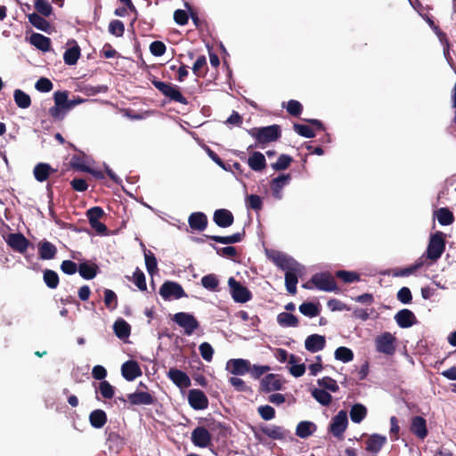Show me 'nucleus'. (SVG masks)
Segmentation results:
<instances>
[{"label": "nucleus", "mask_w": 456, "mask_h": 456, "mask_svg": "<svg viewBox=\"0 0 456 456\" xmlns=\"http://www.w3.org/2000/svg\"><path fill=\"white\" fill-rule=\"evenodd\" d=\"M248 134L256 139L257 144L262 147L269 142H276L281 136V130L279 125H271L263 127H254Z\"/></svg>", "instance_id": "obj_1"}, {"label": "nucleus", "mask_w": 456, "mask_h": 456, "mask_svg": "<svg viewBox=\"0 0 456 456\" xmlns=\"http://www.w3.org/2000/svg\"><path fill=\"white\" fill-rule=\"evenodd\" d=\"M445 249L444 234L442 232H436L430 236L426 256L428 259L436 262Z\"/></svg>", "instance_id": "obj_2"}, {"label": "nucleus", "mask_w": 456, "mask_h": 456, "mask_svg": "<svg viewBox=\"0 0 456 456\" xmlns=\"http://www.w3.org/2000/svg\"><path fill=\"white\" fill-rule=\"evenodd\" d=\"M151 83L162 94L169 98L170 101L184 105L188 103L187 99L180 92L177 86L172 85L171 83L159 81L156 78L151 80Z\"/></svg>", "instance_id": "obj_3"}, {"label": "nucleus", "mask_w": 456, "mask_h": 456, "mask_svg": "<svg viewBox=\"0 0 456 456\" xmlns=\"http://www.w3.org/2000/svg\"><path fill=\"white\" fill-rule=\"evenodd\" d=\"M172 320L183 329L186 336H191L200 328V322L196 317L185 312H179L173 315Z\"/></svg>", "instance_id": "obj_4"}, {"label": "nucleus", "mask_w": 456, "mask_h": 456, "mask_svg": "<svg viewBox=\"0 0 456 456\" xmlns=\"http://www.w3.org/2000/svg\"><path fill=\"white\" fill-rule=\"evenodd\" d=\"M228 286L234 302L243 304L252 299L251 291L233 277L228 279Z\"/></svg>", "instance_id": "obj_5"}, {"label": "nucleus", "mask_w": 456, "mask_h": 456, "mask_svg": "<svg viewBox=\"0 0 456 456\" xmlns=\"http://www.w3.org/2000/svg\"><path fill=\"white\" fill-rule=\"evenodd\" d=\"M310 282H312L316 289L322 291L337 292L338 290L334 277L329 273H319L314 274L310 279Z\"/></svg>", "instance_id": "obj_6"}, {"label": "nucleus", "mask_w": 456, "mask_h": 456, "mask_svg": "<svg viewBox=\"0 0 456 456\" xmlns=\"http://www.w3.org/2000/svg\"><path fill=\"white\" fill-rule=\"evenodd\" d=\"M348 426L347 413L346 411H339L330 421L329 432L338 440L344 438V433Z\"/></svg>", "instance_id": "obj_7"}, {"label": "nucleus", "mask_w": 456, "mask_h": 456, "mask_svg": "<svg viewBox=\"0 0 456 456\" xmlns=\"http://www.w3.org/2000/svg\"><path fill=\"white\" fill-rule=\"evenodd\" d=\"M159 295L165 300H170L171 298L179 299L187 297L183 287L179 283L171 281H167L161 285Z\"/></svg>", "instance_id": "obj_8"}, {"label": "nucleus", "mask_w": 456, "mask_h": 456, "mask_svg": "<svg viewBox=\"0 0 456 456\" xmlns=\"http://www.w3.org/2000/svg\"><path fill=\"white\" fill-rule=\"evenodd\" d=\"M376 349L379 353L391 355L395 351V338L389 332H384L375 340Z\"/></svg>", "instance_id": "obj_9"}, {"label": "nucleus", "mask_w": 456, "mask_h": 456, "mask_svg": "<svg viewBox=\"0 0 456 456\" xmlns=\"http://www.w3.org/2000/svg\"><path fill=\"white\" fill-rule=\"evenodd\" d=\"M5 242L12 250L20 254H24L30 246V241L20 232L9 233Z\"/></svg>", "instance_id": "obj_10"}, {"label": "nucleus", "mask_w": 456, "mask_h": 456, "mask_svg": "<svg viewBox=\"0 0 456 456\" xmlns=\"http://www.w3.org/2000/svg\"><path fill=\"white\" fill-rule=\"evenodd\" d=\"M188 402L190 406L196 411L205 410L208 407V399L200 389H191L188 392Z\"/></svg>", "instance_id": "obj_11"}, {"label": "nucleus", "mask_w": 456, "mask_h": 456, "mask_svg": "<svg viewBox=\"0 0 456 456\" xmlns=\"http://www.w3.org/2000/svg\"><path fill=\"white\" fill-rule=\"evenodd\" d=\"M192 444L200 448H206L211 444L212 436L204 427H197L191 432Z\"/></svg>", "instance_id": "obj_12"}, {"label": "nucleus", "mask_w": 456, "mask_h": 456, "mask_svg": "<svg viewBox=\"0 0 456 456\" xmlns=\"http://www.w3.org/2000/svg\"><path fill=\"white\" fill-rule=\"evenodd\" d=\"M269 258L281 269L288 271L300 265L292 257L280 251H273Z\"/></svg>", "instance_id": "obj_13"}, {"label": "nucleus", "mask_w": 456, "mask_h": 456, "mask_svg": "<svg viewBox=\"0 0 456 456\" xmlns=\"http://www.w3.org/2000/svg\"><path fill=\"white\" fill-rule=\"evenodd\" d=\"M127 401L131 405H151L156 402V398L151 394L136 390L127 395Z\"/></svg>", "instance_id": "obj_14"}, {"label": "nucleus", "mask_w": 456, "mask_h": 456, "mask_svg": "<svg viewBox=\"0 0 456 456\" xmlns=\"http://www.w3.org/2000/svg\"><path fill=\"white\" fill-rule=\"evenodd\" d=\"M261 431L266 436L273 440H286L292 439V436L289 430L280 426H265L261 428Z\"/></svg>", "instance_id": "obj_15"}, {"label": "nucleus", "mask_w": 456, "mask_h": 456, "mask_svg": "<svg viewBox=\"0 0 456 456\" xmlns=\"http://www.w3.org/2000/svg\"><path fill=\"white\" fill-rule=\"evenodd\" d=\"M410 431L419 439L424 440L428 435L427 420L421 416L412 417L410 425Z\"/></svg>", "instance_id": "obj_16"}, {"label": "nucleus", "mask_w": 456, "mask_h": 456, "mask_svg": "<svg viewBox=\"0 0 456 456\" xmlns=\"http://www.w3.org/2000/svg\"><path fill=\"white\" fill-rule=\"evenodd\" d=\"M167 378L178 387L187 388L191 386L189 376L176 368H170L167 373Z\"/></svg>", "instance_id": "obj_17"}, {"label": "nucleus", "mask_w": 456, "mask_h": 456, "mask_svg": "<svg viewBox=\"0 0 456 456\" xmlns=\"http://www.w3.org/2000/svg\"><path fill=\"white\" fill-rule=\"evenodd\" d=\"M282 388V382L277 374H267L260 382V390L265 393L278 391Z\"/></svg>", "instance_id": "obj_18"}, {"label": "nucleus", "mask_w": 456, "mask_h": 456, "mask_svg": "<svg viewBox=\"0 0 456 456\" xmlns=\"http://www.w3.org/2000/svg\"><path fill=\"white\" fill-rule=\"evenodd\" d=\"M227 369L233 375L242 376L250 370V362L246 359H231L227 362Z\"/></svg>", "instance_id": "obj_19"}, {"label": "nucleus", "mask_w": 456, "mask_h": 456, "mask_svg": "<svg viewBox=\"0 0 456 456\" xmlns=\"http://www.w3.org/2000/svg\"><path fill=\"white\" fill-rule=\"evenodd\" d=\"M121 373L123 378L127 381H133L142 376V370L138 362L132 360L126 361L122 364Z\"/></svg>", "instance_id": "obj_20"}, {"label": "nucleus", "mask_w": 456, "mask_h": 456, "mask_svg": "<svg viewBox=\"0 0 456 456\" xmlns=\"http://www.w3.org/2000/svg\"><path fill=\"white\" fill-rule=\"evenodd\" d=\"M69 146L77 151V154H74L71 157L69 161L70 167L77 171L85 172L86 170H88V165L86 164L87 156L85 152L77 150V148L71 142H69Z\"/></svg>", "instance_id": "obj_21"}, {"label": "nucleus", "mask_w": 456, "mask_h": 456, "mask_svg": "<svg viewBox=\"0 0 456 456\" xmlns=\"http://www.w3.org/2000/svg\"><path fill=\"white\" fill-rule=\"evenodd\" d=\"M387 443V437L379 434H372L365 440V450L371 453H378Z\"/></svg>", "instance_id": "obj_22"}, {"label": "nucleus", "mask_w": 456, "mask_h": 456, "mask_svg": "<svg viewBox=\"0 0 456 456\" xmlns=\"http://www.w3.org/2000/svg\"><path fill=\"white\" fill-rule=\"evenodd\" d=\"M213 220L217 226L227 228L233 224L234 216L230 210L220 208L215 211Z\"/></svg>", "instance_id": "obj_23"}, {"label": "nucleus", "mask_w": 456, "mask_h": 456, "mask_svg": "<svg viewBox=\"0 0 456 456\" xmlns=\"http://www.w3.org/2000/svg\"><path fill=\"white\" fill-rule=\"evenodd\" d=\"M397 325L403 329L410 328L417 322L415 314L409 309H402L395 315Z\"/></svg>", "instance_id": "obj_24"}, {"label": "nucleus", "mask_w": 456, "mask_h": 456, "mask_svg": "<svg viewBox=\"0 0 456 456\" xmlns=\"http://www.w3.org/2000/svg\"><path fill=\"white\" fill-rule=\"evenodd\" d=\"M291 180L289 174H282L278 177L273 178L271 182V190L275 199L281 200L282 197L281 191Z\"/></svg>", "instance_id": "obj_25"}, {"label": "nucleus", "mask_w": 456, "mask_h": 456, "mask_svg": "<svg viewBox=\"0 0 456 456\" xmlns=\"http://www.w3.org/2000/svg\"><path fill=\"white\" fill-rule=\"evenodd\" d=\"M188 224L191 230L202 232L207 228L208 221L203 212H193L188 218Z\"/></svg>", "instance_id": "obj_26"}, {"label": "nucleus", "mask_w": 456, "mask_h": 456, "mask_svg": "<svg viewBox=\"0 0 456 456\" xmlns=\"http://www.w3.org/2000/svg\"><path fill=\"white\" fill-rule=\"evenodd\" d=\"M39 257L43 260H51L56 256L57 248L52 242L43 240L37 244Z\"/></svg>", "instance_id": "obj_27"}, {"label": "nucleus", "mask_w": 456, "mask_h": 456, "mask_svg": "<svg viewBox=\"0 0 456 456\" xmlns=\"http://www.w3.org/2000/svg\"><path fill=\"white\" fill-rule=\"evenodd\" d=\"M326 344L325 337L318 334H313L306 338L305 347L311 353H316L324 348Z\"/></svg>", "instance_id": "obj_28"}, {"label": "nucleus", "mask_w": 456, "mask_h": 456, "mask_svg": "<svg viewBox=\"0 0 456 456\" xmlns=\"http://www.w3.org/2000/svg\"><path fill=\"white\" fill-rule=\"evenodd\" d=\"M245 235L246 232L244 230H242L240 232H236L228 236L205 235V237L217 243L230 245L240 242L244 239Z\"/></svg>", "instance_id": "obj_29"}, {"label": "nucleus", "mask_w": 456, "mask_h": 456, "mask_svg": "<svg viewBox=\"0 0 456 456\" xmlns=\"http://www.w3.org/2000/svg\"><path fill=\"white\" fill-rule=\"evenodd\" d=\"M300 266H295L285 273V286L289 293L295 295L297 293V284L298 282V273Z\"/></svg>", "instance_id": "obj_30"}, {"label": "nucleus", "mask_w": 456, "mask_h": 456, "mask_svg": "<svg viewBox=\"0 0 456 456\" xmlns=\"http://www.w3.org/2000/svg\"><path fill=\"white\" fill-rule=\"evenodd\" d=\"M423 265L421 258L418 259L413 265L404 268H394L387 272V274H391L394 277H405L413 274Z\"/></svg>", "instance_id": "obj_31"}, {"label": "nucleus", "mask_w": 456, "mask_h": 456, "mask_svg": "<svg viewBox=\"0 0 456 456\" xmlns=\"http://www.w3.org/2000/svg\"><path fill=\"white\" fill-rule=\"evenodd\" d=\"M53 172H55V169L49 164L43 162L37 164L33 170L35 179L40 183L46 181Z\"/></svg>", "instance_id": "obj_32"}, {"label": "nucleus", "mask_w": 456, "mask_h": 456, "mask_svg": "<svg viewBox=\"0 0 456 456\" xmlns=\"http://www.w3.org/2000/svg\"><path fill=\"white\" fill-rule=\"evenodd\" d=\"M249 167L256 172L262 171L266 167V160L263 153L254 151L248 159Z\"/></svg>", "instance_id": "obj_33"}, {"label": "nucleus", "mask_w": 456, "mask_h": 456, "mask_svg": "<svg viewBox=\"0 0 456 456\" xmlns=\"http://www.w3.org/2000/svg\"><path fill=\"white\" fill-rule=\"evenodd\" d=\"M108 421V417L103 410L97 409L91 411L89 414V422L94 428H102Z\"/></svg>", "instance_id": "obj_34"}, {"label": "nucleus", "mask_w": 456, "mask_h": 456, "mask_svg": "<svg viewBox=\"0 0 456 456\" xmlns=\"http://www.w3.org/2000/svg\"><path fill=\"white\" fill-rule=\"evenodd\" d=\"M317 429L316 425L308 420L300 421L296 428V435L300 438H307Z\"/></svg>", "instance_id": "obj_35"}, {"label": "nucleus", "mask_w": 456, "mask_h": 456, "mask_svg": "<svg viewBox=\"0 0 456 456\" xmlns=\"http://www.w3.org/2000/svg\"><path fill=\"white\" fill-rule=\"evenodd\" d=\"M29 41L31 45L43 52H48L51 49V39L42 34L33 33Z\"/></svg>", "instance_id": "obj_36"}, {"label": "nucleus", "mask_w": 456, "mask_h": 456, "mask_svg": "<svg viewBox=\"0 0 456 456\" xmlns=\"http://www.w3.org/2000/svg\"><path fill=\"white\" fill-rule=\"evenodd\" d=\"M113 330L118 338L125 339L130 336L131 326L124 319L119 318L114 322Z\"/></svg>", "instance_id": "obj_37"}, {"label": "nucleus", "mask_w": 456, "mask_h": 456, "mask_svg": "<svg viewBox=\"0 0 456 456\" xmlns=\"http://www.w3.org/2000/svg\"><path fill=\"white\" fill-rule=\"evenodd\" d=\"M99 271V267L96 264H88L86 262L81 263L78 265V273L80 276L86 280L94 279Z\"/></svg>", "instance_id": "obj_38"}, {"label": "nucleus", "mask_w": 456, "mask_h": 456, "mask_svg": "<svg viewBox=\"0 0 456 456\" xmlns=\"http://www.w3.org/2000/svg\"><path fill=\"white\" fill-rule=\"evenodd\" d=\"M28 21L32 26L39 30L48 32L50 29V23L43 17V15L37 12L28 14Z\"/></svg>", "instance_id": "obj_39"}, {"label": "nucleus", "mask_w": 456, "mask_h": 456, "mask_svg": "<svg viewBox=\"0 0 456 456\" xmlns=\"http://www.w3.org/2000/svg\"><path fill=\"white\" fill-rule=\"evenodd\" d=\"M367 416V408L362 403H355L351 407L350 418L354 423H361Z\"/></svg>", "instance_id": "obj_40"}, {"label": "nucleus", "mask_w": 456, "mask_h": 456, "mask_svg": "<svg viewBox=\"0 0 456 456\" xmlns=\"http://www.w3.org/2000/svg\"><path fill=\"white\" fill-rule=\"evenodd\" d=\"M277 322L281 327H297L299 325L297 317L286 312L278 314Z\"/></svg>", "instance_id": "obj_41"}, {"label": "nucleus", "mask_w": 456, "mask_h": 456, "mask_svg": "<svg viewBox=\"0 0 456 456\" xmlns=\"http://www.w3.org/2000/svg\"><path fill=\"white\" fill-rule=\"evenodd\" d=\"M80 57V47L76 44L75 46L68 48L64 54L63 60L67 65H75Z\"/></svg>", "instance_id": "obj_42"}, {"label": "nucleus", "mask_w": 456, "mask_h": 456, "mask_svg": "<svg viewBox=\"0 0 456 456\" xmlns=\"http://www.w3.org/2000/svg\"><path fill=\"white\" fill-rule=\"evenodd\" d=\"M436 218L441 225H450L454 222L453 213L447 208H440L436 211Z\"/></svg>", "instance_id": "obj_43"}, {"label": "nucleus", "mask_w": 456, "mask_h": 456, "mask_svg": "<svg viewBox=\"0 0 456 456\" xmlns=\"http://www.w3.org/2000/svg\"><path fill=\"white\" fill-rule=\"evenodd\" d=\"M312 396L322 405L328 406L330 404L332 396L324 389L314 388L312 391Z\"/></svg>", "instance_id": "obj_44"}, {"label": "nucleus", "mask_w": 456, "mask_h": 456, "mask_svg": "<svg viewBox=\"0 0 456 456\" xmlns=\"http://www.w3.org/2000/svg\"><path fill=\"white\" fill-rule=\"evenodd\" d=\"M13 97L19 108L27 109L31 105L30 96L20 89L14 91Z\"/></svg>", "instance_id": "obj_45"}, {"label": "nucleus", "mask_w": 456, "mask_h": 456, "mask_svg": "<svg viewBox=\"0 0 456 456\" xmlns=\"http://www.w3.org/2000/svg\"><path fill=\"white\" fill-rule=\"evenodd\" d=\"M45 283L49 289H56L59 285V275L55 271L45 269L43 273Z\"/></svg>", "instance_id": "obj_46"}, {"label": "nucleus", "mask_w": 456, "mask_h": 456, "mask_svg": "<svg viewBox=\"0 0 456 456\" xmlns=\"http://www.w3.org/2000/svg\"><path fill=\"white\" fill-rule=\"evenodd\" d=\"M297 361H298V358L296 355H294V354L289 355V364H291L289 372L291 373V375H293L296 378H299V377L303 376L305 371V364L304 363L297 364Z\"/></svg>", "instance_id": "obj_47"}, {"label": "nucleus", "mask_w": 456, "mask_h": 456, "mask_svg": "<svg viewBox=\"0 0 456 456\" xmlns=\"http://www.w3.org/2000/svg\"><path fill=\"white\" fill-rule=\"evenodd\" d=\"M299 312L305 316L313 318L319 315L320 309L318 305L312 302H305L299 305Z\"/></svg>", "instance_id": "obj_48"}, {"label": "nucleus", "mask_w": 456, "mask_h": 456, "mask_svg": "<svg viewBox=\"0 0 456 456\" xmlns=\"http://www.w3.org/2000/svg\"><path fill=\"white\" fill-rule=\"evenodd\" d=\"M207 70V58L205 55H200L194 62L192 71L197 77H205Z\"/></svg>", "instance_id": "obj_49"}, {"label": "nucleus", "mask_w": 456, "mask_h": 456, "mask_svg": "<svg viewBox=\"0 0 456 456\" xmlns=\"http://www.w3.org/2000/svg\"><path fill=\"white\" fill-rule=\"evenodd\" d=\"M145 265L148 273L152 275L158 270V262L154 254L148 249H144Z\"/></svg>", "instance_id": "obj_50"}, {"label": "nucleus", "mask_w": 456, "mask_h": 456, "mask_svg": "<svg viewBox=\"0 0 456 456\" xmlns=\"http://www.w3.org/2000/svg\"><path fill=\"white\" fill-rule=\"evenodd\" d=\"M201 284L210 291H216L218 290L219 281L216 274L211 273L201 278Z\"/></svg>", "instance_id": "obj_51"}, {"label": "nucleus", "mask_w": 456, "mask_h": 456, "mask_svg": "<svg viewBox=\"0 0 456 456\" xmlns=\"http://www.w3.org/2000/svg\"><path fill=\"white\" fill-rule=\"evenodd\" d=\"M336 277L342 280L345 283H352L360 281L359 273L346 270L336 272Z\"/></svg>", "instance_id": "obj_52"}, {"label": "nucleus", "mask_w": 456, "mask_h": 456, "mask_svg": "<svg viewBox=\"0 0 456 456\" xmlns=\"http://www.w3.org/2000/svg\"><path fill=\"white\" fill-rule=\"evenodd\" d=\"M335 358L343 362H348L354 359V353L348 347L339 346L335 351Z\"/></svg>", "instance_id": "obj_53"}, {"label": "nucleus", "mask_w": 456, "mask_h": 456, "mask_svg": "<svg viewBox=\"0 0 456 456\" xmlns=\"http://www.w3.org/2000/svg\"><path fill=\"white\" fill-rule=\"evenodd\" d=\"M104 305L105 306L112 311L118 307V297L116 293L109 289L104 290Z\"/></svg>", "instance_id": "obj_54"}, {"label": "nucleus", "mask_w": 456, "mask_h": 456, "mask_svg": "<svg viewBox=\"0 0 456 456\" xmlns=\"http://www.w3.org/2000/svg\"><path fill=\"white\" fill-rule=\"evenodd\" d=\"M317 384L321 387H323L324 390L327 389L333 393H336L339 390V387L337 384V381L330 377H323L322 379H319L317 380Z\"/></svg>", "instance_id": "obj_55"}, {"label": "nucleus", "mask_w": 456, "mask_h": 456, "mask_svg": "<svg viewBox=\"0 0 456 456\" xmlns=\"http://www.w3.org/2000/svg\"><path fill=\"white\" fill-rule=\"evenodd\" d=\"M35 9L37 13L41 14L45 17L51 15L53 7L47 0H37L35 2Z\"/></svg>", "instance_id": "obj_56"}, {"label": "nucleus", "mask_w": 456, "mask_h": 456, "mask_svg": "<svg viewBox=\"0 0 456 456\" xmlns=\"http://www.w3.org/2000/svg\"><path fill=\"white\" fill-rule=\"evenodd\" d=\"M292 161L293 159L290 156L281 154L277 161L272 164V167L276 171L285 170L290 166Z\"/></svg>", "instance_id": "obj_57"}, {"label": "nucleus", "mask_w": 456, "mask_h": 456, "mask_svg": "<svg viewBox=\"0 0 456 456\" xmlns=\"http://www.w3.org/2000/svg\"><path fill=\"white\" fill-rule=\"evenodd\" d=\"M293 129L297 134L305 138H314L315 136L314 129L306 125L295 123Z\"/></svg>", "instance_id": "obj_58"}, {"label": "nucleus", "mask_w": 456, "mask_h": 456, "mask_svg": "<svg viewBox=\"0 0 456 456\" xmlns=\"http://www.w3.org/2000/svg\"><path fill=\"white\" fill-rule=\"evenodd\" d=\"M286 110L289 115L299 117L303 111V106L297 100H289L287 103Z\"/></svg>", "instance_id": "obj_59"}, {"label": "nucleus", "mask_w": 456, "mask_h": 456, "mask_svg": "<svg viewBox=\"0 0 456 456\" xmlns=\"http://www.w3.org/2000/svg\"><path fill=\"white\" fill-rule=\"evenodd\" d=\"M109 32L116 37H122L125 32L124 23L119 20H113L109 24Z\"/></svg>", "instance_id": "obj_60"}, {"label": "nucleus", "mask_w": 456, "mask_h": 456, "mask_svg": "<svg viewBox=\"0 0 456 456\" xmlns=\"http://www.w3.org/2000/svg\"><path fill=\"white\" fill-rule=\"evenodd\" d=\"M69 93L68 91H56L53 94L54 104L58 106H61L64 110H68V102H69Z\"/></svg>", "instance_id": "obj_61"}, {"label": "nucleus", "mask_w": 456, "mask_h": 456, "mask_svg": "<svg viewBox=\"0 0 456 456\" xmlns=\"http://www.w3.org/2000/svg\"><path fill=\"white\" fill-rule=\"evenodd\" d=\"M200 354L201 357L207 361L211 362L213 359L214 349L212 346L208 342H203L199 346Z\"/></svg>", "instance_id": "obj_62"}, {"label": "nucleus", "mask_w": 456, "mask_h": 456, "mask_svg": "<svg viewBox=\"0 0 456 456\" xmlns=\"http://www.w3.org/2000/svg\"><path fill=\"white\" fill-rule=\"evenodd\" d=\"M99 391L103 398L111 399L114 396V387L106 380L101 381L99 384Z\"/></svg>", "instance_id": "obj_63"}, {"label": "nucleus", "mask_w": 456, "mask_h": 456, "mask_svg": "<svg viewBox=\"0 0 456 456\" xmlns=\"http://www.w3.org/2000/svg\"><path fill=\"white\" fill-rule=\"evenodd\" d=\"M53 85L47 77H40L35 84V88L42 93H48L52 91Z\"/></svg>", "instance_id": "obj_64"}]
</instances>
